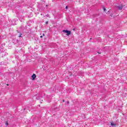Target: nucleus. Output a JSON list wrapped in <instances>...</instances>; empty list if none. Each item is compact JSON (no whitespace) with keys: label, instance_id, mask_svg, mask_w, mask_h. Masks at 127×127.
<instances>
[{"label":"nucleus","instance_id":"nucleus-1","mask_svg":"<svg viewBox=\"0 0 127 127\" xmlns=\"http://www.w3.org/2000/svg\"><path fill=\"white\" fill-rule=\"evenodd\" d=\"M115 7L116 8H118V9H119V10H122V9L124 8V5H123V4L120 5L119 6L116 5Z\"/></svg>","mask_w":127,"mask_h":127},{"label":"nucleus","instance_id":"nucleus-2","mask_svg":"<svg viewBox=\"0 0 127 127\" xmlns=\"http://www.w3.org/2000/svg\"><path fill=\"white\" fill-rule=\"evenodd\" d=\"M63 32H65V33H66L67 36H69V35L71 34V31H68L67 30H63Z\"/></svg>","mask_w":127,"mask_h":127},{"label":"nucleus","instance_id":"nucleus-3","mask_svg":"<svg viewBox=\"0 0 127 127\" xmlns=\"http://www.w3.org/2000/svg\"><path fill=\"white\" fill-rule=\"evenodd\" d=\"M32 80H34L36 78V75L35 74H33L32 75Z\"/></svg>","mask_w":127,"mask_h":127},{"label":"nucleus","instance_id":"nucleus-4","mask_svg":"<svg viewBox=\"0 0 127 127\" xmlns=\"http://www.w3.org/2000/svg\"><path fill=\"white\" fill-rule=\"evenodd\" d=\"M111 125L112 126V127H115V126H116V124H114V123L112 122L111 123Z\"/></svg>","mask_w":127,"mask_h":127},{"label":"nucleus","instance_id":"nucleus-5","mask_svg":"<svg viewBox=\"0 0 127 127\" xmlns=\"http://www.w3.org/2000/svg\"><path fill=\"white\" fill-rule=\"evenodd\" d=\"M103 10L104 11H106V8L105 7H103Z\"/></svg>","mask_w":127,"mask_h":127},{"label":"nucleus","instance_id":"nucleus-6","mask_svg":"<svg viewBox=\"0 0 127 127\" xmlns=\"http://www.w3.org/2000/svg\"><path fill=\"white\" fill-rule=\"evenodd\" d=\"M5 125H6V126H7V125H8V123H7V122H6L5 123Z\"/></svg>","mask_w":127,"mask_h":127},{"label":"nucleus","instance_id":"nucleus-7","mask_svg":"<svg viewBox=\"0 0 127 127\" xmlns=\"http://www.w3.org/2000/svg\"><path fill=\"white\" fill-rule=\"evenodd\" d=\"M65 9H68V6H66Z\"/></svg>","mask_w":127,"mask_h":127},{"label":"nucleus","instance_id":"nucleus-8","mask_svg":"<svg viewBox=\"0 0 127 127\" xmlns=\"http://www.w3.org/2000/svg\"><path fill=\"white\" fill-rule=\"evenodd\" d=\"M66 104H67V105H69V101H67Z\"/></svg>","mask_w":127,"mask_h":127},{"label":"nucleus","instance_id":"nucleus-9","mask_svg":"<svg viewBox=\"0 0 127 127\" xmlns=\"http://www.w3.org/2000/svg\"><path fill=\"white\" fill-rule=\"evenodd\" d=\"M21 35H22V34H21L19 36V37H21Z\"/></svg>","mask_w":127,"mask_h":127},{"label":"nucleus","instance_id":"nucleus-10","mask_svg":"<svg viewBox=\"0 0 127 127\" xmlns=\"http://www.w3.org/2000/svg\"><path fill=\"white\" fill-rule=\"evenodd\" d=\"M43 37V36H40V38H42Z\"/></svg>","mask_w":127,"mask_h":127},{"label":"nucleus","instance_id":"nucleus-11","mask_svg":"<svg viewBox=\"0 0 127 127\" xmlns=\"http://www.w3.org/2000/svg\"><path fill=\"white\" fill-rule=\"evenodd\" d=\"M63 102L64 103V102H65V100L64 99L63 100Z\"/></svg>","mask_w":127,"mask_h":127},{"label":"nucleus","instance_id":"nucleus-12","mask_svg":"<svg viewBox=\"0 0 127 127\" xmlns=\"http://www.w3.org/2000/svg\"><path fill=\"white\" fill-rule=\"evenodd\" d=\"M46 23L47 24H48V22H46Z\"/></svg>","mask_w":127,"mask_h":127},{"label":"nucleus","instance_id":"nucleus-13","mask_svg":"<svg viewBox=\"0 0 127 127\" xmlns=\"http://www.w3.org/2000/svg\"><path fill=\"white\" fill-rule=\"evenodd\" d=\"M43 36H45V35H44V34H43Z\"/></svg>","mask_w":127,"mask_h":127},{"label":"nucleus","instance_id":"nucleus-14","mask_svg":"<svg viewBox=\"0 0 127 127\" xmlns=\"http://www.w3.org/2000/svg\"><path fill=\"white\" fill-rule=\"evenodd\" d=\"M48 15H47V16H48Z\"/></svg>","mask_w":127,"mask_h":127},{"label":"nucleus","instance_id":"nucleus-15","mask_svg":"<svg viewBox=\"0 0 127 127\" xmlns=\"http://www.w3.org/2000/svg\"><path fill=\"white\" fill-rule=\"evenodd\" d=\"M7 86H8V84H7Z\"/></svg>","mask_w":127,"mask_h":127},{"label":"nucleus","instance_id":"nucleus-16","mask_svg":"<svg viewBox=\"0 0 127 127\" xmlns=\"http://www.w3.org/2000/svg\"><path fill=\"white\" fill-rule=\"evenodd\" d=\"M40 97H42L41 95H40Z\"/></svg>","mask_w":127,"mask_h":127}]
</instances>
